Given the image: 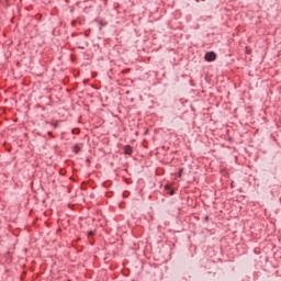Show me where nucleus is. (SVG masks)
<instances>
[{"mask_svg": "<svg viewBox=\"0 0 281 281\" xmlns=\"http://www.w3.org/2000/svg\"><path fill=\"white\" fill-rule=\"evenodd\" d=\"M124 150H125V155H131L133 153V148L131 146H126Z\"/></svg>", "mask_w": 281, "mask_h": 281, "instance_id": "2", "label": "nucleus"}, {"mask_svg": "<svg viewBox=\"0 0 281 281\" xmlns=\"http://www.w3.org/2000/svg\"><path fill=\"white\" fill-rule=\"evenodd\" d=\"M182 172H183V169H180L179 177H181Z\"/></svg>", "mask_w": 281, "mask_h": 281, "instance_id": "5", "label": "nucleus"}, {"mask_svg": "<svg viewBox=\"0 0 281 281\" xmlns=\"http://www.w3.org/2000/svg\"><path fill=\"white\" fill-rule=\"evenodd\" d=\"M78 133H80V130H78V128L72 130L74 135H78Z\"/></svg>", "mask_w": 281, "mask_h": 281, "instance_id": "4", "label": "nucleus"}, {"mask_svg": "<svg viewBox=\"0 0 281 281\" xmlns=\"http://www.w3.org/2000/svg\"><path fill=\"white\" fill-rule=\"evenodd\" d=\"M81 146L80 145H75L74 147H72V150H74V153H76V154H78V151L79 150H81Z\"/></svg>", "mask_w": 281, "mask_h": 281, "instance_id": "3", "label": "nucleus"}, {"mask_svg": "<svg viewBox=\"0 0 281 281\" xmlns=\"http://www.w3.org/2000/svg\"><path fill=\"white\" fill-rule=\"evenodd\" d=\"M204 58L207 63H214V60H216V53L209 52L205 54Z\"/></svg>", "mask_w": 281, "mask_h": 281, "instance_id": "1", "label": "nucleus"}]
</instances>
